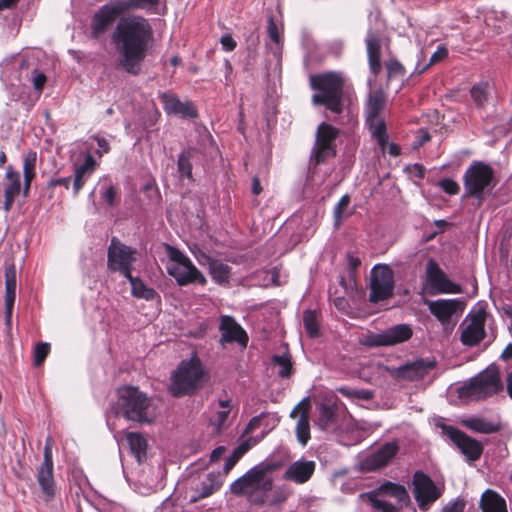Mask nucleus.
<instances>
[{
	"mask_svg": "<svg viewBox=\"0 0 512 512\" xmlns=\"http://www.w3.org/2000/svg\"><path fill=\"white\" fill-rule=\"evenodd\" d=\"M111 41L119 56V66L129 74L138 75L154 41L152 25L141 15L124 16L116 23Z\"/></svg>",
	"mask_w": 512,
	"mask_h": 512,
	"instance_id": "1",
	"label": "nucleus"
},
{
	"mask_svg": "<svg viewBox=\"0 0 512 512\" xmlns=\"http://www.w3.org/2000/svg\"><path fill=\"white\" fill-rule=\"evenodd\" d=\"M117 401L111 405V410L117 416L137 422L150 423L155 418V408L152 399L135 386H122L116 391Z\"/></svg>",
	"mask_w": 512,
	"mask_h": 512,
	"instance_id": "2",
	"label": "nucleus"
},
{
	"mask_svg": "<svg viewBox=\"0 0 512 512\" xmlns=\"http://www.w3.org/2000/svg\"><path fill=\"white\" fill-rule=\"evenodd\" d=\"M314 105H322L335 114L342 112L344 78L341 73L330 71L310 76Z\"/></svg>",
	"mask_w": 512,
	"mask_h": 512,
	"instance_id": "3",
	"label": "nucleus"
},
{
	"mask_svg": "<svg viewBox=\"0 0 512 512\" xmlns=\"http://www.w3.org/2000/svg\"><path fill=\"white\" fill-rule=\"evenodd\" d=\"M280 466L279 461L268 458L263 460L231 483V493L242 496L251 494L253 491H270L273 486V478L270 474L278 470Z\"/></svg>",
	"mask_w": 512,
	"mask_h": 512,
	"instance_id": "4",
	"label": "nucleus"
},
{
	"mask_svg": "<svg viewBox=\"0 0 512 512\" xmlns=\"http://www.w3.org/2000/svg\"><path fill=\"white\" fill-rule=\"evenodd\" d=\"M204 369L200 359L193 355L182 360L171 373L168 391L173 397L192 395L200 387Z\"/></svg>",
	"mask_w": 512,
	"mask_h": 512,
	"instance_id": "5",
	"label": "nucleus"
},
{
	"mask_svg": "<svg viewBox=\"0 0 512 512\" xmlns=\"http://www.w3.org/2000/svg\"><path fill=\"white\" fill-rule=\"evenodd\" d=\"M386 105V95L381 89L369 93L365 105V123L373 139L376 140L380 151L385 152L387 140V126L381 116Z\"/></svg>",
	"mask_w": 512,
	"mask_h": 512,
	"instance_id": "6",
	"label": "nucleus"
},
{
	"mask_svg": "<svg viewBox=\"0 0 512 512\" xmlns=\"http://www.w3.org/2000/svg\"><path fill=\"white\" fill-rule=\"evenodd\" d=\"M166 251L169 258L167 272L179 285L184 286L190 283L204 285L206 283L203 274L183 252L171 245H166Z\"/></svg>",
	"mask_w": 512,
	"mask_h": 512,
	"instance_id": "7",
	"label": "nucleus"
},
{
	"mask_svg": "<svg viewBox=\"0 0 512 512\" xmlns=\"http://www.w3.org/2000/svg\"><path fill=\"white\" fill-rule=\"evenodd\" d=\"M137 249L122 243L117 237L111 239L107 252V268L125 278L132 274V265L136 261Z\"/></svg>",
	"mask_w": 512,
	"mask_h": 512,
	"instance_id": "8",
	"label": "nucleus"
},
{
	"mask_svg": "<svg viewBox=\"0 0 512 512\" xmlns=\"http://www.w3.org/2000/svg\"><path fill=\"white\" fill-rule=\"evenodd\" d=\"M492 179V168L484 162H475L466 169L463 175L465 195L481 200Z\"/></svg>",
	"mask_w": 512,
	"mask_h": 512,
	"instance_id": "9",
	"label": "nucleus"
},
{
	"mask_svg": "<svg viewBox=\"0 0 512 512\" xmlns=\"http://www.w3.org/2000/svg\"><path fill=\"white\" fill-rule=\"evenodd\" d=\"M125 12L122 0H115L102 5L92 16L90 34L94 39L103 36Z\"/></svg>",
	"mask_w": 512,
	"mask_h": 512,
	"instance_id": "10",
	"label": "nucleus"
},
{
	"mask_svg": "<svg viewBox=\"0 0 512 512\" xmlns=\"http://www.w3.org/2000/svg\"><path fill=\"white\" fill-rule=\"evenodd\" d=\"M438 426L441 428L442 435L460 450L468 462H474L481 457L483 453L481 442L452 425L441 423Z\"/></svg>",
	"mask_w": 512,
	"mask_h": 512,
	"instance_id": "11",
	"label": "nucleus"
},
{
	"mask_svg": "<svg viewBox=\"0 0 512 512\" xmlns=\"http://www.w3.org/2000/svg\"><path fill=\"white\" fill-rule=\"evenodd\" d=\"M425 283L430 295L462 293L461 286L451 281L432 258L426 263Z\"/></svg>",
	"mask_w": 512,
	"mask_h": 512,
	"instance_id": "12",
	"label": "nucleus"
},
{
	"mask_svg": "<svg viewBox=\"0 0 512 512\" xmlns=\"http://www.w3.org/2000/svg\"><path fill=\"white\" fill-rule=\"evenodd\" d=\"M394 275L392 269L385 264H376L371 270V291L369 300L378 303L392 296Z\"/></svg>",
	"mask_w": 512,
	"mask_h": 512,
	"instance_id": "13",
	"label": "nucleus"
},
{
	"mask_svg": "<svg viewBox=\"0 0 512 512\" xmlns=\"http://www.w3.org/2000/svg\"><path fill=\"white\" fill-rule=\"evenodd\" d=\"M443 487L437 486L424 472L416 471L413 478V493L420 510H427L443 494Z\"/></svg>",
	"mask_w": 512,
	"mask_h": 512,
	"instance_id": "14",
	"label": "nucleus"
},
{
	"mask_svg": "<svg viewBox=\"0 0 512 512\" xmlns=\"http://www.w3.org/2000/svg\"><path fill=\"white\" fill-rule=\"evenodd\" d=\"M52 440L48 436L44 446L43 462L37 469V482L45 502H50L56 495V483L53 475Z\"/></svg>",
	"mask_w": 512,
	"mask_h": 512,
	"instance_id": "15",
	"label": "nucleus"
},
{
	"mask_svg": "<svg viewBox=\"0 0 512 512\" xmlns=\"http://www.w3.org/2000/svg\"><path fill=\"white\" fill-rule=\"evenodd\" d=\"M413 330L408 324H397L380 333H369L365 336L363 344L368 347L394 346L409 340Z\"/></svg>",
	"mask_w": 512,
	"mask_h": 512,
	"instance_id": "16",
	"label": "nucleus"
},
{
	"mask_svg": "<svg viewBox=\"0 0 512 512\" xmlns=\"http://www.w3.org/2000/svg\"><path fill=\"white\" fill-rule=\"evenodd\" d=\"M338 136V129L325 122L318 126L316 141L312 151V159L316 164L336 155L335 140Z\"/></svg>",
	"mask_w": 512,
	"mask_h": 512,
	"instance_id": "17",
	"label": "nucleus"
},
{
	"mask_svg": "<svg viewBox=\"0 0 512 512\" xmlns=\"http://www.w3.org/2000/svg\"><path fill=\"white\" fill-rule=\"evenodd\" d=\"M502 388L498 370L487 368L471 380L468 395L476 398H486L496 394Z\"/></svg>",
	"mask_w": 512,
	"mask_h": 512,
	"instance_id": "18",
	"label": "nucleus"
},
{
	"mask_svg": "<svg viewBox=\"0 0 512 512\" xmlns=\"http://www.w3.org/2000/svg\"><path fill=\"white\" fill-rule=\"evenodd\" d=\"M424 304L429 312L443 325H448L454 315L461 314L464 310V301L459 298L453 299H424Z\"/></svg>",
	"mask_w": 512,
	"mask_h": 512,
	"instance_id": "19",
	"label": "nucleus"
},
{
	"mask_svg": "<svg viewBox=\"0 0 512 512\" xmlns=\"http://www.w3.org/2000/svg\"><path fill=\"white\" fill-rule=\"evenodd\" d=\"M79 156L82 157L83 160L80 163H74V195H78L79 191L83 188L85 183L91 178L99 166V162L91 153L90 148H87L86 151H82Z\"/></svg>",
	"mask_w": 512,
	"mask_h": 512,
	"instance_id": "20",
	"label": "nucleus"
},
{
	"mask_svg": "<svg viewBox=\"0 0 512 512\" xmlns=\"http://www.w3.org/2000/svg\"><path fill=\"white\" fill-rule=\"evenodd\" d=\"M219 329L221 331V343L237 342L239 345L246 347L248 342L247 333L232 316H221Z\"/></svg>",
	"mask_w": 512,
	"mask_h": 512,
	"instance_id": "21",
	"label": "nucleus"
},
{
	"mask_svg": "<svg viewBox=\"0 0 512 512\" xmlns=\"http://www.w3.org/2000/svg\"><path fill=\"white\" fill-rule=\"evenodd\" d=\"M17 277L14 263H8L5 266V323L11 325L12 312L16 299Z\"/></svg>",
	"mask_w": 512,
	"mask_h": 512,
	"instance_id": "22",
	"label": "nucleus"
},
{
	"mask_svg": "<svg viewBox=\"0 0 512 512\" xmlns=\"http://www.w3.org/2000/svg\"><path fill=\"white\" fill-rule=\"evenodd\" d=\"M398 447L395 443H386L376 452L371 453L361 463L363 470L374 471L385 466L397 453Z\"/></svg>",
	"mask_w": 512,
	"mask_h": 512,
	"instance_id": "23",
	"label": "nucleus"
},
{
	"mask_svg": "<svg viewBox=\"0 0 512 512\" xmlns=\"http://www.w3.org/2000/svg\"><path fill=\"white\" fill-rule=\"evenodd\" d=\"M20 73L32 82L33 88L37 92H42L47 81L46 75L39 71L37 67V57L33 54L24 56L19 64Z\"/></svg>",
	"mask_w": 512,
	"mask_h": 512,
	"instance_id": "24",
	"label": "nucleus"
},
{
	"mask_svg": "<svg viewBox=\"0 0 512 512\" xmlns=\"http://www.w3.org/2000/svg\"><path fill=\"white\" fill-rule=\"evenodd\" d=\"M484 318L474 315L470 323L462 330L460 335L461 343L467 347H473L479 344L485 337Z\"/></svg>",
	"mask_w": 512,
	"mask_h": 512,
	"instance_id": "25",
	"label": "nucleus"
},
{
	"mask_svg": "<svg viewBox=\"0 0 512 512\" xmlns=\"http://www.w3.org/2000/svg\"><path fill=\"white\" fill-rule=\"evenodd\" d=\"M368 64L371 73L377 76L381 70V39L377 31L369 29L365 38Z\"/></svg>",
	"mask_w": 512,
	"mask_h": 512,
	"instance_id": "26",
	"label": "nucleus"
},
{
	"mask_svg": "<svg viewBox=\"0 0 512 512\" xmlns=\"http://www.w3.org/2000/svg\"><path fill=\"white\" fill-rule=\"evenodd\" d=\"M164 110L169 114L181 115L185 118H195L197 111L191 102H182L176 95L163 93L161 96Z\"/></svg>",
	"mask_w": 512,
	"mask_h": 512,
	"instance_id": "27",
	"label": "nucleus"
},
{
	"mask_svg": "<svg viewBox=\"0 0 512 512\" xmlns=\"http://www.w3.org/2000/svg\"><path fill=\"white\" fill-rule=\"evenodd\" d=\"M316 464L311 460H297L285 471L284 478L297 484L307 482L315 471Z\"/></svg>",
	"mask_w": 512,
	"mask_h": 512,
	"instance_id": "28",
	"label": "nucleus"
},
{
	"mask_svg": "<svg viewBox=\"0 0 512 512\" xmlns=\"http://www.w3.org/2000/svg\"><path fill=\"white\" fill-rule=\"evenodd\" d=\"M5 179L7 180V184L4 189L3 209L7 212L12 208L15 198L21 192V176L12 166H8Z\"/></svg>",
	"mask_w": 512,
	"mask_h": 512,
	"instance_id": "29",
	"label": "nucleus"
},
{
	"mask_svg": "<svg viewBox=\"0 0 512 512\" xmlns=\"http://www.w3.org/2000/svg\"><path fill=\"white\" fill-rule=\"evenodd\" d=\"M301 403H299L290 413V417H296L297 413H299V418L296 424L295 432L296 438L299 444L302 447H305L308 441L311 438L310 435V417L309 413L305 408H299Z\"/></svg>",
	"mask_w": 512,
	"mask_h": 512,
	"instance_id": "30",
	"label": "nucleus"
},
{
	"mask_svg": "<svg viewBox=\"0 0 512 512\" xmlns=\"http://www.w3.org/2000/svg\"><path fill=\"white\" fill-rule=\"evenodd\" d=\"M479 506L482 512H508L505 499L492 489L483 492Z\"/></svg>",
	"mask_w": 512,
	"mask_h": 512,
	"instance_id": "31",
	"label": "nucleus"
},
{
	"mask_svg": "<svg viewBox=\"0 0 512 512\" xmlns=\"http://www.w3.org/2000/svg\"><path fill=\"white\" fill-rule=\"evenodd\" d=\"M436 365L434 360L429 359H416L411 363H407L402 367L403 373L410 379L423 378L430 370Z\"/></svg>",
	"mask_w": 512,
	"mask_h": 512,
	"instance_id": "32",
	"label": "nucleus"
},
{
	"mask_svg": "<svg viewBox=\"0 0 512 512\" xmlns=\"http://www.w3.org/2000/svg\"><path fill=\"white\" fill-rule=\"evenodd\" d=\"M36 162H37V152L30 150L23 157V176H24V185H23V194L26 196L29 192L31 182L36 175Z\"/></svg>",
	"mask_w": 512,
	"mask_h": 512,
	"instance_id": "33",
	"label": "nucleus"
},
{
	"mask_svg": "<svg viewBox=\"0 0 512 512\" xmlns=\"http://www.w3.org/2000/svg\"><path fill=\"white\" fill-rule=\"evenodd\" d=\"M469 430L476 433L491 434L500 430V425L481 417H470L462 421Z\"/></svg>",
	"mask_w": 512,
	"mask_h": 512,
	"instance_id": "34",
	"label": "nucleus"
},
{
	"mask_svg": "<svg viewBox=\"0 0 512 512\" xmlns=\"http://www.w3.org/2000/svg\"><path fill=\"white\" fill-rule=\"evenodd\" d=\"M131 285V293L134 297L145 299L147 301L154 300L156 297H159L157 292L148 287L140 278L133 277L132 274L129 278H126Z\"/></svg>",
	"mask_w": 512,
	"mask_h": 512,
	"instance_id": "35",
	"label": "nucleus"
},
{
	"mask_svg": "<svg viewBox=\"0 0 512 512\" xmlns=\"http://www.w3.org/2000/svg\"><path fill=\"white\" fill-rule=\"evenodd\" d=\"M384 494L393 497L398 506H407L410 503V497L403 485L387 482L381 486Z\"/></svg>",
	"mask_w": 512,
	"mask_h": 512,
	"instance_id": "36",
	"label": "nucleus"
},
{
	"mask_svg": "<svg viewBox=\"0 0 512 512\" xmlns=\"http://www.w3.org/2000/svg\"><path fill=\"white\" fill-rule=\"evenodd\" d=\"M448 49L445 45L441 44L437 46L434 53L431 55L429 62L425 64H421V60L424 58V54L421 51L420 56L418 59V62L416 64V67L414 69V74H422L424 73L430 66L437 64L443 60H445L448 57Z\"/></svg>",
	"mask_w": 512,
	"mask_h": 512,
	"instance_id": "37",
	"label": "nucleus"
},
{
	"mask_svg": "<svg viewBox=\"0 0 512 512\" xmlns=\"http://www.w3.org/2000/svg\"><path fill=\"white\" fill-rule=\"evenodd\" d=\"M127 442L131 453L135 456L137 462L141 463L142 459L146 456V439L140 433L130 432L127 435Z\"/></svg>",
	"mask_w": 512,
	"mask_h": 512,
	"instance_id": "38",
	"label": "nucleus"
},
{
	"mask_svg": "<svg viewBox=\"0 0 512 512\" xmlns=\"http://www.w3.org/2000/svg\"><path fill=\"white\" fill-rule=\"evenodd\" d=\"M195 149L187 148L180 152L177 160V169L181 179L192 180V163L191 159L193 157Z\"/></svg>",
	"mask_w": 512,
	"mask_h": 512,
	"instance_id": "39",
	"label": "nucleus"
},
{
	"mask_svg": "<svg viewBox=\"0 0 512 512\" xmlns=\"http://www.w3.org/2000/svg\"><path fill=\"white\" fill-rule=\"evenodd\" d=\"M221 486V483L217 481V477L214 474H208L205 480H203L198 488V495L191 498V502H196L199 499L207 498L217 491Z\"/></svg>",
	"mask_w": 512,
	"mask_h": 512,
	"instance_id": "40",
	"label": "nucleus"
},
{
	"mask_svg": "<svg viewBox=\"0 0 512 512\" xmlns=\"http://www.w3.org/2000/svg\"><path fill=\"white\" fill-rule=\"evenodd\" d=\"M99 195L100 198L110 207L114 205L115 198H116V188L109 179L108 176H103L99 182Z\"/></svg>",
	"mask_w": 512,
	"mask_h": 512,
	"instance_id": "41",
	"label": "nucleus"
},
{
	"mask_svg": "<svg viewBox=\"0 0 512 512\" xmlns=\"http://www.w3.org/2000/svg\"><path fill=\"white\" fill-rule=\"evenodd\" d=\"M303 325L310 338L319 336V320L315 310L307 309L303 312Z\"/></svg>",
	"mask_w": 512,
	"mask_h": 512,
	"instance_id": "42",
	"label": "nucleus"
},
{
	"mask_svg": "<svg viewBox=\"0 0 512 512\" xmlns=\"http://www.w3.org/2000/svg\"><path fill=\"white\" fill-rule=\"evenodd\" d=\"M471 97L478 107H483L490 94V85L487 81L476 83L470 90Z\"/></svg>",
	"mask_w": 512,
	"mask_h": 512,
	"instance_id": "43",
	"label": "nucleus"
},
{
	"mask_svg": "<svg viewBox=\"0 0 512 512\" xmlns=\"http://www.w3.org/2000/svg\"><path fill=\"white\" fill-rule=\"evenodd\" d=\"M272 364L279 367L278 376L288 378L293 374V366L291 357L288 353L282 355H274L271 358Z\"/></svg>",
	"mask_w": 512,
	"mask_h": 512,
	"instance_id": "44",
	"label": "nucleus"
},
{
	"mask_svg": "<svg viewBox=\"0 0 512 512\" xmlns=\"http://www.w3.org/2000/svg\"><path fill=\"white\" fill-rule=\"evenodd\" d=\"M212 279L219 284L228 282L230 277V267L220 261H213L209 266Z\"/></svg>",
	"mask_w": 512,
	"mask_h": 512,
	"instance_id": "45",
	"label": "nucleus"
},
{
	"mask_svg": "<svg viewBox=\"0 0 512 512\" xmlns=\"http://www.w3.org/2000/svg\"><path fill=\"white\" fill-rule=\"evenodd\" d=\"M267 33L270 41L276 46L274 54H280L282 48V28L276 24L272 16L268 18Z\"/></svg>",
	"mask_w": 512,
	"mask_h": 512,
	"instance_id": "46",
	"label": "nucleus"
},
{
	"mask_svg": "<svg viewBox=\"0 0 512 512\" xmlns=\"http://www.w3.org/2000/svg\"><path fill=\"white\" fill-rule=\"evenodd\" d=\"M251 445L248 440L239 444L232 452V454L225 460L223 470L228 473L238 462V460L250 449Z\"/></svg>",
	"mask_w": 512,
	"mask_h": 512,
	"instance_id": "47",
	"label": "nucleus"
},
{
	"mask_svg": "<svg viewBox=\"0 0 512 512\" xmlns=\"http://www.w3.org/2000/svg\"><path fill=\"white\" fill-rule=\"evenodd\" d=\"M336 421L335 411L331 406L323 405L320 408L318 423L322 429H330Z\"/></svg>",
	"mask_w": 512,
	"mask_h": 512,
	"instance_id": "48",
	"label": "nucleus"
},
{
	"mask_svg": "<svg viewBox=\"0 0 512 512\" xmlns=\"http://www.w3.org/2000/svg\"><path fill=\"white\" fill-rule=\"evenodd\" d=\"M125 11L127 10H152L159 4V0H123Z\"/></svg>",
	"mask_w": 512,
	"mask_h": 512,
	"instance_id": "49",
	"label": "nucleus"
},
{
	"mask_svg": "<svg viewBox=\"0 0 512 512\" xmlns=\"http://www.w3.org/2000/svg\"><path fill=\"white\" fill-rule=\"evenodd\" d=\"M50 352V344L47 342H39L33 352V361L35 366H40Z\"/></svg>",
	"mask_w": 512,
	"mask_h": 512,
	"instance_id": "50",
	"label": "nucleus"
},
{
	"mask_svg": "<svg viewBox=\"0 0 512 512\" xmlns=\"http://www.w3.org/2000/svg\"><path fill=\"white\" fill-rule=\"evenodd\" d=\"M349 203H350V197H349V195L345 194L340 198V200L334 207L333 214H334L335 226H338L341 223V221L343 219V210L348 207Z\"/></svg>",
	"mask_w": 512,
	"mask_h": 512,
	"instance_id": "51",
	"label": "nucleus"
},
{
	"mask_svg": "<svg viewBox=\"0 0 512 512\" xmlns=\"http://www.w3.org/2000/svg\"><path fill=\"white\" fill-rule=\"evenodd\" d=\"M439 187L449 195H456L460 191V186L451 178H444L439 181Z\"/></svg>",
	"mask_w": 512,
	"mask_h": 512,
	"instance_id": "52",
	"label": "nucleus"
},
{
	"mask_svg": "<svg viewBox=\"0 0 512 512\" xmlns=\"http://www.w3.org/2000/svg\"><path fill=\"white\" fill-rule=\"evenodd\" d=\"M465 506V500L457 497L444 505L440 512H464Z\"/></svg>",
	"mask_w": 512,
	"mask_h": 512,
	"instance_id": "53",
	"label": "nucleus"
},
{
	"mask_svg": "<svg viewBox=\"0 0 512 512\" xmlns=\"http://www.w3.org/2000/svg\"><path fill=\"white\" fill-rule=\"evenodd\" d=\"M90 139L96 141L97 143L98 148L96 150V154L98 155V158H101L104 154L110 151L109 142L104 137L99 135H92Z\"/></svg>",
	"mask_w": 512,
	"mask_h": 512,
	"instance_id": "54",
	"label": "nucleus"
},
{
	"mask_svg": "<svg viewBox=\"0 0 512 512\" xmlns=\"http://www.w3.org/2000/svg\"><path fill=\"white\" fill-rule=\"evenodd\" d=\"M347 262L350 277H355L356 271L361 265V260L359 257L355 256L353 253H347Z\"/></svg>",
	"mask_w": 512,
	"mask_h": 512,
	"instance_id": "55",
	"label": "nucleus"
},
{
	"mask_svg": "<svg viewBox=\"0 0 512 512\" xmlns=\"http://www.w3.org/2000/svg\"><path fill=\"white\" fill-rule=\"evenodd\" d=\"M373 507L380 512H397V508L394 504L384 500H374Z\"/></svg>",
	"mask_w": 512,
	"mask_h": 512,
	"instance_id": "56",
	"label": "nucleus"
},
{
	"mask_svg": "<svg viewBox=\"0 0 512 512\" xmlns=\"http://www.w3.org/2000/svg\"><path fill=\"white\" fill-rule=\"evenodd\" d=\"M288 495H289V492L285 487H278L272 495L271 503L272 504L282 503L287 499Z\"/></svg>",
	"mask_w": 512,
	"mask_h": 512,
	"instance_id": "57",
	"label": "nucleus"
},
{
	"mask_svg": "<svg viewBox=\"0 0 512 512\" xmlns=\"http://www.w3.org/2000/svg\"><path fill=\"white\" fill-rule=\"evenodd\" d=\"M386 69L388 71V75L392 76L402 73L403 66L398 60L390 59L386 62Z\"/></svg>",
	"mask_w": 512,
	"mask_h": 512,
	"instance_id": "58",
	"label": "nucleus"
},
{
	"mask_svg": "<svg viewBox=\"0 0 512 512\" xmlns=\"http://www.w3.org/2000/svg\"><path fill=\"white\" fill-rule=\"evenodd\" d=\"M220 43L223 49L227 52L233 51L236 48V41L230 34H224L220 38Z\"/></svg>",
	"mask_w": 512,
	"mask_h": 512,
	"instance_id": "59",
	"label": "nucleus"
},
{
	"mask_svg": "<svg viewBox=\"0 0 512 512\" xmlns=\"http://www.w3.org/2000/svg\"><path fill=\"white\" fill-rule=\"evenodd\" d=\"M71 184V176L68 177H60V178H53L48 182L49 188H54L56 186H63L66 189L70 187Z\"/></svg>",
	"mask_w": 512,
	"mask_h": 512,
	"instance_id": "60",
	"label": "nucleus"
},
{
	"mask_svg": "<svg viewBox=\"0 0 512 512\" xmlns=\"http://www.w3.org/2000/svg\"><path fill=\"white\" fill-rule=\"evenodd\" d=\"M265 414L264 413H261L257 416H254L250 421L249 423L247 424L246 426V429H245V432H253L254 430H256L260 424H261V420H262V417L264 416Z\"/></svg>",
	"mask_w": 512,
	"mask_h": 512,
	"instance_id": "61",
	"label": "nucleus"
},
{
	"mask_svg": "<svg viewBox=\"0 0 512 512\" xmlns=\"http://www.w3.org/2000/svg\"><path fill=\"white\" fill-rule=\"evenodd\" d=\"M373 398V392L369 389H355V399L369 401Z\"/></svg>",
	"mask_w": 512,
	"mask_h": 512,
	"instance_id": "62",
	"label": "nucleus"
},
{
	"mask_svg": "<svg viewBox=\"0 0 512 512\" xmlns=\"http://www.w3.org/2000/svg\"><path fill=\"white\" fill-rule=\"evenodd\" d=\"M338 392L346 398L355 399V388L344 386L338 388Z\"/></svg>",
	"mask_w": 512,
	"mask_h": 512,
	"instance_id": "63",
	"label": "nucleus"
},
{
	"mask_svg": "<svg viewBox=\"0 0 512 512\" xmlns=\"http://www.w3.org/2000/svg\"><path fill=\"white\" fill-rule=\"evenodd\" d=\"M103 512H125V509L122 505L113 503L105 507Z\"/></svg>",
	"mask_w": 512,
	"mask_h": 512,
	"instance_id": "64",
	"label": "nucleus"
}]
</instances>
